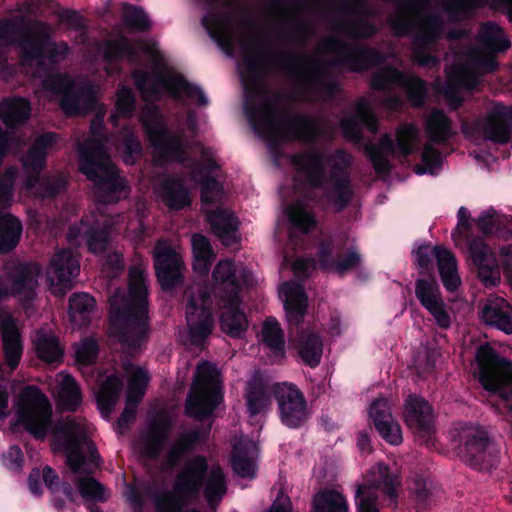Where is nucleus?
<instances>
[{
	"instance_id": "nucleus-47",
	"label": "nucleus",
	"mask_w": 512,
	"mask_h": 512,
	"mask_svg": "<svg viewBox=\"0 0 512 512\" xmlns=\"http://www.w3.org/2000/svg\"><path fill=\"white\" fill-rule=\"evenodd\" d=\"M311 512H349V505L341 492L321 489L312 498Z\"/></svg>"
},
{
	"instance_id": "nucleus-16",
	"label": "nucleus",
	"mask_w": 512,
	"mask_h": 512,
	"mask_svg": "<svg viewBox=\"0 0 512 512\" xmlns=\"http://www.w3.org/2000/svg\"><path fill=\"white\" fill-rule=\"evenodd\" d=\"M417 136V130L413 125L405 124L397 130L396 144L390 135L385 134L379 140L378 144H369L365 152L371 161L377 175H388L392 169L388 154H393L397 146L400 154L407 158L414 152V140Z\"/></svg>"
},
{
	"instance_id": "nucleus-2",
	"label": "nucleus",
	"mask_w": 512,
	"mask_h": 512,
	"mask_svg": "<svg viewBox=\"0 0 512 512\" xmlns=\"http://www.w3.org/2000/svg\"><path fill=\"white\" fill-rule=\"evenodd\" d=\"M245 72L241 78L245 91L244 113L253 131L268 142L270 150H277L282 140L297 139L311 141L316 137L315 123L305 114L281 116L277 104L282 100L279 92H270L264 87L259 54L263 45L259 42H245Z\"/></svg>"
},
{
	"instance_id": "nucleus-39",
	"label": "nucleus",
	"mask_w": 512,
	"mask_h": 512,
	"mask_svg": "<svg viewBox=\"0 0 512 512\" xmlns=\"http://www.w3.org/2000/svg\"><path fill=\"white\" fill-rule=\"evenodd\" d=\"M295 346L299 357L306 366L316 368L320 364L323 353V343L317 333L302 329L298 333Z\"/></svg>"
},
{
	"instance_id": "nucleus-23",
	"label": "nucleus",
	"mask_w": 512,
	"mask_h": 512,
	"mask_svg": "<svg viewBox=\"0 0 512 512\" xmlns=\"http://www.w3.org/2000/svg\"><path fill=\"white\" fill-rule=\"evenodd\" d=\"M404 420L409 428L428 443L434 433L432 406L416 394H410L405 400Z\"/></svg>"
},
{
	"instance_id": "nucleus-44",
	"label": "nucleus",
	"mask_w": 512,
	"mask_h": 512,
	"mask_svg": "<svg viewBox=\"0 0 512 512\" xmlns=\"http://www.w3.org/2000/svg\"><path fill=\"white\" fill-rule=\"evenodd\" d=\"M272 395L273 387L269 389L262 379L250 381L246 392V404L249 415L253 417L265 412L271 405Z\"/></svg>"
},
{
	"instance_id": "nucleus-41",
	"label": "nucleus",
	"mask_w": 512,
	"mask_h": 512,
	"mask_svg": "<svg viewBox=\"0 0 512 512\" xmlns=\"http://www.w3.org/2000/svg\"><path fill=\"white\" fill-rule=\"evenodd\" d=\"M425 131L430 142L446 144L456 134L452 120L441 109L431 111L425 122Z\"/></svg>"
},
{
	"instance_id": "nucleus-55",
	"label": "nucleus",
	"mask_w": 512,
	"mask_h": 512,
	"mask_svg": "<svg viewBox=\"0 0 512 512\" xmlns=\"http://www.w3.org/2000/svg\"><path fill=\"white\" fill-rule=\"evenodd\" d=\"M103 56L104 59L109 62L123 58L137 60L140 57L138 49L135 48L131 41L125 36L107 40L104 44Z\"/></svg>"
},
{
	"instance_id": "nucleus-40",
	"label": "nucleus",
	"mask_w": 512,
	"mask_h": 512,
	"mask_svg": "<svg viewBox=\"0 0 512 512\" xmlns=\"http://www.w3.org/2000/svg\"><path fill=\"white\" fill-rule=\"evenodd\" d=\"M162 84L174 98L179 99L183 93L200 107L209 103L204 91L198 85L189 82L182 74L169 75L162 80Z\"/></svg>"
},
{
	"instance_id": "nucleus-59",
	"label": "nucleus",
	"mask_w": 512,
	"mask_h": 512,
	"mask_svg": "<svg viewBox=\"0 0 512 512\" xmlns=\"http://www.w3.org/2000/svg\"><path fill=\"white\" fill-rule=\"evenodd\" d=\"M334 27L352 39H371L378 33V27L364 18L354 22L339 20L335 22Z\"/></svg>"
},
{
	"instance_id": "nucleus-1",
	"label": "nucleus",
	"mask_w": 512,
	"mask_h": 512,
	"mask_svg": "<svg viewBox=\"0 0 512 512\" xmlns=\"http://www.w3.org/2000/svg\"><path fill=\"white\" fill-rule=\"evenodd\" d=\"M52 415L51 403L42 390L34 385L26 386L17 404L20 425L37 440H43L51 432L56 440L62 441L67 467L73 474H82L75 480L81 497L86 502H106L105 486L92 477L101 463L96 445L74 418L54 423Z\"/></svg>"
},
{
	"instance_id": "nucleus-14",
	"label": "nucleus",
	"mask_w": 512,
	"mask_h": 512,
	"mask_svg": "<svg viewBox=\"0 0 512 512\" xmlns=\"http://www.w3.org/2000/svg\"><path fill=\"white\" fill-rule=\"evenodd\" d=\"M114 228L112 216L91 214L82 217L79 223L70 225L66 237L71 245L77 244L79 239L83 240L89 252L100 255L108 250Z\"/></svg>"
},
{
	"instance_id": "nucleus-50",
	"label": "nucleus",
	"mask_w": 512,
	"mask_h": 512,
	"mask_svg": "<svg viewBox=\"0 0 512 512\" xmlns=\"http://www.w3.org/2000/svg\"><path fill=\"white\" fill-rule=\"evenodd\" d=\"M122 389L123 382L119 376L112 374L105 379L96 398L102 413L110 414L114 410Z\"/></svg>"
},
{
	"instance_id": "nucleus-11",
	"label": "nucleus",
	"mask_w": 512,
	"mask_h": 512,
	"mask_svg": "<svg viewBox=\"0 0 512 512\" xmlns=\"http://www.w3.org/2000/svg\"><path fill=\"white\" fill-rule=\"evenodd\" d=\"M315 262L323 272L345 276L362 265L363 257L355 248H348L346 251L335 249L331 239H323L318 243L315 259H297L293 270L297 275L308 277L315 268Z\"/></svg>"
},
{
	"instance_id": "nucleus-6",
	"label": "nucleus",
	"mask_w": 512,
	"mask_h": 512,
	"mask_svg": "<svg viewBox=\"0 0 512 512\" xmlns=\"http://www.w3.org/2000/svg\"><path fill=\"white\" fill-rule=\"evenodd\" d=\"M475 361L479 383L491 397H495L492 408L507 420L512 419V362L489 343L477 347Z\"/></svg>"
},
{
	"instance_id": "nucleus-7",
	"label": "nucleus",
	"mask_w": 512,
	"mask_h": 512,
	"mask_svg": "<svg viewBox=\"0 0 512 512\" xmlns=\"http://www.w3.org/2000/svg\"><path fill=\"white\" fill-rule=\"evenodd\" d=\"M270 63L291 77H302L306 92L313 101L328 103L341 92L340 83L330 77L323 65L303 52L281 51L269 58Z\"/></svg>"
},
{
	"instance_id": "nucleus-52",
	"label": "nucleus",
	"mask_w": 512,
	"mask_h": 512,
	"mask_svg": "<svg viewBox=\"0 0 512 512\" xmlns=\"http://www.w3.org/2000/svg\"><path fill=\"white\" fill-rule=\"evenodd\" d=\"M250 445L247 442L235 443L231 453L232 469L241 478L253 479L256 477L255 463L248 456Z\"/></svg>"
},
{
	"instance_id": "nucleus-54",
	"label": "nucleus",
	"mask_w": 512,
	"mask_h": 512,
	"mask_svg": "<svg viewBox=\"0 0 512 512\" xmlns=\"http://www.w3.org/2000/svg\"><path fill=\"white\" fill-rule=\"evenodd\" d=\"M404 79V72L392 65H386L372 74L369 87L378 92H390L393 85L399 86Z\"/></svg>"
},
{
	"instance_id": "nucleus-5",
	"label": "nucleus",
	"mask_w": 512,
	"mask_h": 512,
	"mask_svg": "<svg viewBox=\"0 0 512 512\" xmlns=\"http://www.w3.org/2000/svg\"><path fill=\"white\" fill-rule=\"evenodd\" d=\"M334 159L332 170L326 177L327 157L321 151L294 153L290 162L298 174L305 177L306 183L315 190H323V199L332 205L336 212H342L351 203L354 191L347 168L350 165L347 153L338 149L329 160Z\"/></svg>"
},
{
	"instance_id": "nucleus-64",
	"label": "nucleus",
	"mask_w": 512,
	"mask_h": 512,
	"mask_svg": "<svg viewBox=\"0 0 512 512\" xmlns=\"http://www.w3.org/2000/svg\"><path fill=\"white\" fill-rule=\"evenodd\" d=\"M354 500L356 505V512H380L376 505V493L368 485H357Z\"/></svg>"
},
{
	"instance_id": "nucleus-49",
	"label": "nucleus",
	"mask_w": 512,
	"mask_h": 512,
	"mask_svg": "<svg viewBox=\"0 0 512 512\" xmlns=\"http://www.w3.org/2000/svg\"><path fill=\"white\" fill-rule=\"evenodd\" d=\"M38 358L48 364L61 363L64 348L54 334L38 333L34 341Z\"/></svg>"
},
{
	"instance_id": "nucleus-42",
	"label": "nucleus",
	"mask_w": 512,
	"mask_h": 512,
	"mask_svg": "<svg viewBox=\"0 0 512 512\" xmlns=\"http://www.w3.org/2000/svg\"><path fill=\"white\" fill-rule=\"evenodd\" d=\"M313 32L312 23L298 15H288L280 30L281 39L288 44L305 46Z\"/></svg>"
},
{
	"instance_id": "nucleus-4",
	"label": "nucleus",
	"mask_w": 512,
	"mask_h": 512,
	"mask_svg": "<svg viewBox=\"0 0 512 512\" xmlns=\"http://www.w3.org/2000/svg\"><path fill=\"white\" fill-rule=\"evenodd\" d=\"M203 489L210 505L222 500L227 492V482L221 467L213 468L209 473V463L204 455H195L188 459L177 474L174 490L156 494L153 498L157 512H182L188 500L195 499Z\"/></svg>"
},
{
	"instance_id": "nucleus-19",
	"label": "nucleus",
	"mask_w": 512,
	"mask_h": 512,
	"mask_svg": "<svg viewBox=\"0 0 512 512\" xmlns=\"http://www.w3.org/2000/svg\"><path fill=\"white\" fill-rule=\"evenodd\" d=\"M443 27L444 21L440 15L430 13L423 17L421 26L412 39L413 63L425 68L438 67L439 59L430 54L428 50L440 39Z\"/></svg>"
},
{
	"instance_id": "nucleus-63",
	"label": "nucleus",
	"mask_w": 512,
	"mask_h": 512,
	"mask_svg": "<svg viewBox=\"0 0 512 512\" xmlns=\"http://www.w3.org/2000/svg\"><path fill=\"white\" fill-rule=\"evenodd\" d=\"M407 94L409 101L415 107H420L424 103L427 86L426 82L418 76L408 75L405 73V79L400 83Z\"/></svg>"
},
{
	"instance_id": "nucleus-46",
	"label": "nucleus",
	"mask_w": 512,
	"mask_h": 512,
	"mask_svg": "<svg viewBox=\"0 0 512 512\" xmlns=\"http://www.w3.org/2000/svg\"><path fill=\"white\" fill-rule=\"evenodd\" d=\"M214 234L225 246H230L238 242L236 233L239 229L237 218L225 210H217L213 213L210 220Z\"/></svg>"
},
{
	"instance_id": "nucleus-33",
	"label": "nucleus",
	"mask_w": 512,
	"mask_h": 512,
	"mask_svg": "<svg viewBox=\"0 0 512 512\" xmlns=\"http://www.w3.org/2000/svg\"><path fill=\"white\" fill-rule=\"evenodd\" d=\"M208 433L209 430L203 431L199 428H192L179 433L166 454L165 467L175 468L186 455L195 450L198 444L206 440Z\"/></svg>"
},
{
	"instance_id": "nucleus-27",
	"label": "nucleus",
	"mask_w": 512,
	"mask_h": 512,
	"mask_svg": "<svg viewBox=\"0 0 512 512\" xmlns=\"http://www.w3.org/2000/svg\"><path fill=\"white\" fill-rule=\"evenodd\" d=\"M172 421L165 413H159L150 420L147 432L142 436L140 442L141 455L151 461H155L160 454L168 439Z\"/></svg>"
},
{
	"instance_id": "nucleus-30",
	"label": "nucleus",
	"mask_w": 512,
	"mask_h": 512,
	"mask_svg": "<svg viewBox=\"0 0 512 512\" xmlns=\"http://www.w3.org/2000/svg\"><path fill=\"white\" fill-rule=\"evenodd\" d=\"M0 333L2 337L3 356L10 370H15L23 354V342L20 331L12 315L0 319Z\"/></svg>"
},
{
	"instance_id": "nucleus-53",
	"label": "nucleus",
	"mask_w": 512,
	"mask_h": 512,
	"mask_svg": "<svg viewBox=\"0 0 512 512\" xmlns=\"http://www.w3.org/2000/svg\"><path fill=\"white\" fill-rule=\"evenodd\" d=\"M479 41L485 49L493 52H505L511 46L503 30L494 22H486L481 26Z\"/></svg>"
},
{
	"instance_id": "nucleus-29",
	"label": "nucleus",
	"mask_w": 512,
	"mask_h": 512,
	"mask_svg": "<svg viewBox=\"0 0 512 512\" xmlns=\"http://www.w3.org/2000/svg\"><path fill=\"white\" fill-rule=\"evenodd\" d=\"M222 311L220 314V328L229 337L242 338L249 326L245 311L241 308L243 303L241 296L220 299Z\"/></svg>"
},
{
	"instance_id": "nucleus-61",
	"label": "nucleus",
	"mask_w": 512,
	"mask_h": 512,
	"mask_svg": "<svg viewBox=\"0 0 512 512\" xmlns=\"http://www.w3.org/2000/svg\"><path fill=\"white\" fill-rule=\"evenodd\" d=\"M47 44V37L37 38L31 37L25 39L21 47V59L23 61H36L39 68L43 69L45 66V46Z\"/></svg>"
},
{
	"instance_id": "nucleus-25",
	"label": "nucleus",
	"mask_w": 512,
	"mask_h": 512,
	"mask_svg": "<svg viewBox=\"0 0 512 512\" xmlns=\"http://www.w3.org/2000/svg\"><path fill=\"white\" fill-rule=\"evenodd\" d=\"M80 265L70 249H62L54 254L49 265L52 281H56L54 294L64 296L73 288V280L79 274Z\"/></svg>"
},
{
	"instance_id": "nucleus-34",
	"label": "nucleus",
	"mask_w": 512,
	"mask_h": 512,
	"mask_svg": "<svg viewBox=\"0 0 512 512\" xmlns=\"http://www.w3.org/2000/svg\"><path fill=\"white\" fill-rule=\"evenodd\" d=\"M215 283V295L219 299L241 296L242 283L236 275V268L232 260H221L212 272Z\"/></svg>"
},
{
	"instance_id": "nucleus-48",
	"label": "nucleus",
	"mask_w": 512,
	"mask_h": 512,
	"mask_svg": "<svg viewBox=\"0 0 512 512\" xmlns=\"http://www.w3.org/2000/svg\"><path fill=\"white\" fill-rule=\"evenodd\" d=\"M23 231L22 222L14 215L0 216V252L9 253L18 245Z\"/></svg>"
},
{
	"instance_id": "nucleus-43",
	"label": "nucleus",
	"mask_w": 512,
	"mask_h": 512,
	"mask_svg": "<svg viewBox=\"0 0 512 512\" xmlns=\"http://www.w3.org/2000/svg\"><path fill=\"white\" fill-rule=\"evenodd\" d=\"M30 115L31 105L25 98H6L0 102V119L8 128L25 123Z\"/></svg>"
},
{
	"instance_id": "nucleus-31",
	"label": "nucleus",
	"mask_w": 512,
	"mask_h": 512,
	"mask_svg": "<svg viewBox=\"0 0 512 512\" xmlns=\"http://www.w3.org/2000/svg\"><path fill=\"white\" fill-rule=\"evenodd\" d=\"M377 125V117L365 99H360L357 102L355 115L343 118L340 121L344 137L353 142H359L362 139V126H366L374 132Z\"/></svg>"
},
{
	"instance_id": "nucleus-60",
	"label": "nucleus",
	"mask_w": 512,
	"mask_h": 512,
	"mask_svg": "<svg viewBox=\"0 0 512 512\" xmlns=\"http://www.w3.org/2000/svg\"><path fill=\"white\" fill-rule=\"evenodd\" d=\"M82 392L76 380L67 375L59 391V404L64 411L76 412L82 403Z\"/></svg>"
},
{
	"instance_id": "nucleus-62",
	"label": "nucleus",
	"mask_w": 512,
	"mask_h": 512,
	"mask_svg": "<svg viewBox=\"0 0 512 512\" xmlns=\"http://www.w3.org/2000/svg\"><path fill=\"white\" fill-rule=\"evenodd\" d=\"M442 154L432 144H425L421 153V164H417L414 171L418 175L429 173L436 174L437 169L442 165Z\"/></svg>"
},
{
	"instance_id": "nucleus-10",
	"label": "nucleus",
	"mask_w": 512,
	"mask_h": 512,
	"mask_svg": "<svg viewBox=\"0 0 512 512\" xmlns=\"http://www.w3.org/2000/svg\"><path fill=\"white\" fill-rule=\"evenodd\" d=\"M42 85L48 92L58 95L59 106L68 116H78L95 109L97 104L95 87L91 83L76 85L65 73L47 71Z\"/></svg>"
},
{
	"instance_id": "nucleus-15",
	"label": "nucleus",
	"mask_w": 512,
	"mask_h": 512,
	"mask_svg": "<svg viewBox=\"0 0 512 512\" xmlns=\"http://www.w3.org/2000/svg\"><path fill=\"white\" fill-rule=\"evenodd\" d=\"M326 51L339 57L335 65H343L350 72L362 73L386 61L384 53L364 44H351L338 37H329L323 42Z\"/></svg>"
},
{
	"instance_id": "nucleus-17",
	"label": "nucleus",
	"mask_w": 512,
	"mask_h": 512,
	"mask_svg": "<svg viewBox=\"0 0 512 512\" xmlns=\"http://www.w3.org/2000/svg\"><path fill=\"white\" fill-rule=\"evenodd\" d=\"M210 9L202 19L201 23L210 38L227 55L234 53L235 34L232 26L233 16L230 12L222 11V8H231L232 0H205Z\"/></svg>"
},
{
	"instance_id": "nucleus-22",
	"label": "nucleus",
	"mask_w": 512,
	"mask_h": 512,
	"mask_svg": "<svg viewBox=\"0 0 512 512\" xmlns=\"http://www.w3.org/2000/svg\"><path fill=\"white\" fill-rule=\"evenodd\" d=\"M7 277L11 283V296H20L32 301L36 295L40 266L34 262L16 261L7 267Z\"/></svg>"
},
{
	"instance_id": "nucleus-36",
	"label": "nucleus",
	"mask_w": 512,
	"mask_h": 512,
	"mask_svg": "<svg viewBox=\"0 0 512 512\" xmlns=\"http://www.w3.org/2000/svg\"><path fill=\"white\" fill-rule=\"evenodd\" d=\"M435 259L441 282L448 292H456L461 286L455 255L442 246H435Z\"/></svg>"
},
{
	"instance_id": "nucleus-57",
	"label": "nucleus",
	"mask_w": 512,
	"mask_h": 512,
	"mask_svg": "<svg viewBox=\"0 0 512 512\" xmlns=\"http://www.w3.org/2000/svg\"><path fill=\"white\" fill-rule=\"evenodd\" d=\"M122 20L124 25L134 32H148L152 28V22L141 7L130 3L122 4Z\"/></svg>"
},
{
	"instance_id": "nucleus-20",
	"label": "nucleus",
	"mask_w": 512,
	"mask_h": 512,
	"mask_svg": "<svg viewBox=\"0 0 512 512\" xmlns=\"http://www.w3.org/2000/svg\"><path fill=\"white\" fill-rule=\"evenodd\" d=\"M153 260L157 281L164 292H172L183 284L185 264L172 247L157 245Z\"/></svg>"
},
{
	"instance_id": "nucleus-12",
	"label": "nucleus",
	"mask_w": 512,
	"mask_h": 512,
	"mask_svg": "<svg viewBox=\"0 0 512 512\" xmlns=\"http://www.w3.org/2000/svg\"><path fill=\"white\" fill-rule=\"evenodd\" d=\"M141 122L144 132L161 162H184L187 153L182 136L175 134L167 127L157 108L149 109L141 118Z\"/></svg>"
},
{
	"instance_id": "nucleus-58",
	"label": "nucleus",
	"mask_w": 512,
	"mask_h": 512,
	"mask_svg": "<svg viewBox=\"0 0 512 512\" xmlns=\"http://www.w3.org/2000/svg\"><path fill=\"white\" fill-rule=\"evenodd\" d=\"M415 295L423 308L443 300L439 284L434 275L415 281Z\"/></svg>"
},
{
	"instance_id": "nucleus-18",
	"label": "nucleus",
	"mask_w": 512,
	"mask_h": 512,
	"mask_svg": "<svg viewBox=\"0 0 512 512\" xmlns=\"http://www.w3.org/2000/svg\"><path fill=\"white\" fill-rule=\"evenodd\" d=\"M273 396L283 425L290 429H299L305 425L310 417L307 401L295 384L274 383Z\"/></svg>"
},
{
	"instance_id": "nucleus-26",
	"label": "nucleus",
	"mask_w": 512,
	"mask_h": 512,
	"mask_svg": "<svg viewBox=\"0 0 512 512\" xmlns=\"http://www.w3.org/2000/svg\"><path fill=\"white\" fill-rule=\"evenodd\" d=\"M481 129L486 140L506 144L512 138V106L496 104L484 119Z\"/></svg>"
},
{
	"instance_id": "nucleus-28",
	"label": "nucleus",
	"mask_w": 512,
	"mask_h": 512,
	"mask_svg": "<svg viewBox=\"0 0 512 512\" xmlns=\"http://www.w3.org/2000/svg\"><path fill=\"white\" fill-rule=\"evenodd\" d=\"M369 417L372 421V425L383 440L390 445H399L402 443L401 427L399 423L394 420L386 399H375L371 403Z\"/></svg>"
},
{
	"instance_id": "nucleus-13",
	"label": "nucleus",
	"mask_w": 512,
	"mask_h": 512,
	"mask_svg": "<svg viewBox=\"0 0 512 512\" xmlns=\"http://www.w3.org/2000/svg\"><path fill=\"white\" fill-rule=\"evenodd\" d=\"M458 454L462 460L477 471H490L500 461L498 445L482 427L470 428L460 434Z\"/></svg>"
},
{
	"instance_id": "nucleus-3",
	"label": "nucleus",
	"mask_w": 512,
	"mask_h": 512,
	"mask_svg": "<svg viewBox=\"0 0 512 512\" xmlns=\"http://www.w3.org/2000/svg\"><path fill=\"white\" fill-rule=\"evenodd\" d=\"M109 330L130 356H136L147 346L151 334L148 288L143 272L132 267L129 271L128 296L109 299Z\"/></svg>"
},
{
	"instance_id": "nucleus-32",
	"label": "nucleus",
	"mask_w": 512,
	"mask_h": 512,
	"mask_svg": "<svg viewBox=\"0 0 512 512\" xmlns=\"http://www.w3.org/2000/svg\"><path fill=\"white\" fill-rule=\"evenodd\" d=\"M480 319L486 326L512 334V306L504 298L487 300L480 310Z\"/></svg>"
},
{
	"instance_id": "nucleus-38",
	"label": "nucleus",
	"mask_w": 512,
	"mask_h": 512,
	"mask_svg": "<svg viewBox=\"0 0 512 512\" xmlns=\"http://www.w3.org/2000/svg\"><path fill=\"white\" fill-rule=\"evenodd\" d=\"M160 196L170 210L179 211L191 205L189 190L183 180L177 177H168L162 181Z\"/></svg>"
},
{
	"instance_id": "nucleus-21",
	"label": "nucleus",
	"mask_w": 512,
	"mask_h": 512,
	"mask_svg": "<svg viewBox=\"0 0 512 512\" xmlns=\"http://www.w3.org/2000/svg\"><path fill=\"white\" fill-rule=\"evenodd\" d=\"M468 252L479 280L486 287L496 286L501 273L499 261L491 247L482 238L474 237L468 242Z\"/></svg>"
},
{
	"instance_id": "nucleus-35",
	"label": "nucleus",
	"mask_w": 512,
	"mask_h": 512,
	"mask_svg": "<svg viewBox=\"0 0 512 512\" xmlns=\"http://www.w3.org/2000/svg\"><path fill=\"white\" fill-rule=\"evenodd\" d=\"M285 292L286 300L284 310L287 322L291 327L299 328L302 326L308 308V297L300 285H289Z\"/></svg>"
},
{
	"instance_id": "nucleus-37",
	"label": "nucleus",
	"mask_w": 512,
	"mask_h": 512,
	"mask_svg": "<svg viewBox=\"0 0 512 512\" xmlns=\"http://www.w3.org/2000/svg\"><path fill=\"white\" fill-rule=\"evenodd\" d=\"M285 214L289 222L290 239H293L296 233L309 234L318 225L315 214L303 202L297 201L288 205Z\"/></svg>"
},
{
	"instance_id": "nucleus-24",
	"label": "nucleus",
	"mask_w": 512,
	"mask_h": 512,
	"mask_svg": "<svg viewBox=\"0 0 512 512\" xmlns=\"http://www.w3.org/2000/svg\"><path fill=\"white\" fill-rule=\"evenodd\" d=\"M185 314L190 344L203 346L214 328L213 310L197 307L192 294L187 298Z\"/></svg>"
},
{
	"instance_id": "nucleus-9",
	"label": "nucleus",
	"mask_w": 512,
	"mask_h": 512,
	"mask_svg": "<svg viewBox=\"0 0 512 512\" xmlns=\"http://www.w3.org/2000/svg\"><path fill=\"white\" fill-rule=\"evenodd\" d=\"M218 376V370L212 363L204 361L197 365L192 393L187 397L185 405V413L188 417L202 422L213 416L214 411L223 401Z\"/></svg>"
},
{
	"instance_id": "nucleus-45",
	"label": "nucleus",
	"mask_w": 512,
	"mask_h": 512,
	"mask_svg": "<svg viewBox=\"0 0 512 512\" xmlns=\"http://www.w3.org/2000/svg\"><path fill=\"white\" fill-rule=\"evenodd\" d=\"M96 301L88 293H73L69 298V317L78 327H86L90 324L95 310Z\"/></svg>"
},
{
	"instance_id": "nucleus-51",
	"label": "nucleus",
	"mask_w": 512,
	"mask_h": 512,
	"mask_svg": "<svg viewBox=\"0 0 512 512\" xmlns=\"http://www.w3.org/2000/svg\"><path fill=\"white\" fill-rule=\"evenodd\" d=\"M487 2L488 0H443L442 9L451 21L459 22L472 17Z\"/></svg>"
},
{
	"instance_id": "nucleus-56",
	"label": "nucleus",
	"mask_w": 512,
	"mask_h": 512,
	"mask_svg": "<svg viewBox=\"0 0 512 512\" xmlns=\"http://www.w3.org/2000/svg\"><path fill=\"white\" fill-rule=\"evenodd\" d=\"M261 333L262 342L273 352V354L275 356H284V332L276 318L268 317L263 323Z\"/></svg>"
},
{
	"instance_id": "nucleus-8",
	"label": "nucleus",
	"mask_w": 512,
	"mask_h": 512,
	"mask_svg": "<svg viewBox=\"0 0 512 512\" xmlns=\"http://www.w3.org/2000/svg\"><path fill=\"white\" fill-rule=\"evenodd\" d=\"M92 151H85L78 164L80 173L94 183L98 201L103 204H114L125 198L128 186L120 176L118 168L110 157L104 154L100 145L94 144Z\"/></svg>"
}]
</instances>
